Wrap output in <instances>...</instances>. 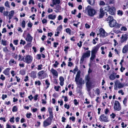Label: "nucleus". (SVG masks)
Returning a JSON list of instances; mask_svg holds the SVG:
<instances>
[{
    "instance_id": "1",
    "label": "nucleus",
    "mask_w": 128,
    "mask_h": 128,
    "mask_svg": "<svg viewBox=\"0 0 128 128\" xmlns=\"http://www.w3.org/2000/svg\"><path fill=\"white\" fill-rule=\"evenodd\" d=\"M48 109L50 116L43 122V126L44 127H46L51 124L52 121V120L54 117L53 112L52 111V108L49 107Z\"/></svg>"
},
{
    "instance_id": "2",
    "label": "nucleus",
    "mask_w": 128,
    "mask_h": 128,
    "mask_svg": "<svg viewBox=\"0 0 128 128\" xmlns=\"http://www.w3.org/2000/svg\"><path fill=\"white\" fill-rule=\"evenodd\" d=\"M105 21L108 23L110 26L111 28L114 27L117 24V22L114 18L113 17L111 16H109L106 19Z\"/></svg>"
},
{
    "instance_id": "3",
    "label": "nucleus",
    "mask_w": 128,
    "mask_h": 128,
    "mask_svg": "<svg viewBox=\"0 0 128 128\" xmlns=\"http://www.w3.org/2000/svg\"><path fill=\"white\" fill-rule=\"evenodd\" d=\"M100 47L99 45H96L93 47L91 51V56L90 58V60L93 61L96 56V54L97 53Z\"/></svg>"
},
{
    "instance_id": "4",
    "label": "nucleus",
    "mask_w": 128,
    "mask_h": 128,
    "mask_svg": "<svg viewBox=\"0 0 128 128\" xmlns=\"http://www.w3.org/2000/svg\"><path fill=\"white\" fill-rule=\"evenodd\" d=\"M91 8V6L88 5L86 8L85 10L88 11V14L89 16H92L95 14L96 11L94 9Z\"/></svg>"
},
{
    "instance_id": "5",
    "label": "nucleus",
    "mask_w": 128,
    "mask_h": 128,
    "mask_svg": "<svg viewBox=\"0 0 128 128\" xmlns=\"http://www.w3.org/2000/svg\"><path fill=\"white\" fill-rule=\"evenodd\" d=\"M90 51L88 50L86 51L85 53H84L82 56L80 58V63H82L84 60V58H88L90 55Z\"/></svg>"
},
{
    "instance_id": "6",
    "label": "nucleus",
    "mask_w": 128,
    "mask_h": 128,
    "mask_svg": "<svg viewBox=\"0 0 128 128\" xmlns=\"http://www.w3.org/2000/svg\"><path fill=\"white\" fill-rule=\"evenodd\" d=\"M84 80H85L86 86L92 85V83L91 80L90 76L88 74L85 76Z\"/></svg>"
},
{
    "instance_id": "7",
    "label": "nucleus",
    "mask_w": 128,
    "mask_h": 128,
    "mask_svg": "<svg viewBox=\"0 0 128 128\" xmlns=\"http://www.w3.org/2000/svg\"><path fill=\"white\" fill-rule=\"evenodd\" d=\"M99 31V33L97 34V35H100V38H104L107 35V33L102 28H100Z\"/></svg>"
},
{
    "instance_id": "8",
    "label": "nucleus",
    "mask_w": 128,
    "mask_h": 128,
    "mask_svg": "<svg viewBox=\"0 0 128 128\" xmlns=\"http://www.w3.org/2000/svg\"><path fill=\"white\" fill-rule=\"evenodd\" d=\"M114 108V110L115 111H119L121 110V107L118 101L116 100L115 101Z\"/></svg>"
},
{
    "instance_id": "9",
    "label": "nucleus",
    "mask_w": 128,
    "mask_h": 128,
    "mask_svg": "<svg viewBox=\"0 0 128 128\" xmlns=\"http://www.w3.org/2000/svg\"><path fill=\"white\" fill-rule=\"evenodd\" d=\"M44 72V70H42L39 72L38 74V78L42 79L46 78L47 74Z\"/></svg>"
},
{
    "instance_id": "10",
    "label": "nucleus",
    "mask_w": 128,
    "mask_h": 128,
    "mask_svg": "<svg viewBox=\"0 0 128 128\" xmlns=\"http://www.w3.org/2000/svg\"><path fill=\"white\" fill-rule=\"evenodd\" d=\"M33 58L30 55H26L24 62L27 64L31 63L32 60Z\"/></svg>"
},
{
    "instance_id": "11",
    "label": "nucleus",
    "mask_w": 128,
    "mask_h": 128,
    "mask_svg": "<svg viewBox=\"0 0 128 128\" xmlns=\"http://www.w3.org/2000/svg\"><path fill=\"white\" fill-rule=\"evenodd\" d=\"M108 117L105 116L104 114H102L99 117V120L101 122H107L109 121Z\"/></svg>"
},
{
    "instance_id": "12",
    "label": "nucleus",
    "mask_w": 128,
    "mask_h": 128,
    "mask_svg": "<svg viewBox=\"0 0 128 128\" xmlns=\"http://www.w3.org/2000/svg\"><path fill=\"white\" fill-rule=\"evenodd\" d=\"M116 8L115 7L110 6L108 12L109 14L112 15H114L116 14Z\"/></svg>"
},
{
    "instance_id": "13",
    "label": "nucleus",
    "mask_w": 128,
    "mask_h": 128,
    "mask_svg": "<svg viewBox=\"0 0 128 128\" xmlns=\"http://www.w3.org/2000/svg\"><path fill=\"white\" fill-rule=\"evenodd\" d=\"M128 38V36L127 34H123L121 37L120 40V42L121 43L123 42H126Z\"/></svg>"
},
{
    "instance_id": "14",
    "label": "nucleus",
    "mask_w": 128,
    "mask_h": 128,
    "mask_svg": "<svg viewBox=\"0 0 128 128\" xmlns=\"http://www.w3.org/2000/svg\"><path fill=\"white\" fill-rule=\"evenodd\" d=\"M10 68H6L4 71L3 73L6 76H9L10 77Z\"/></svg>"
},
{
    "instance_id": "15",
    "label": "nucleus",
    "mask_w": 128,
    "mask_h": 128,
    "mask_svg": "<svg viewBox=\"0 0 128 128\" xmlns=\"http://www.w3.org/2000/svg\"><path fill=\"white\" fill-rule=\"evenodd\" d=\"M53 76H58V73L57 71L54 69L53 68H52L51 70H50Z\"/></svg>"
},
{
    "instance_id": "16",
    "label": "nucleus",
    "mask_w": 128,
    "mask_h": 128,
    "mask_svg": "<svg viewBox=\"0 0 128 128\" xmlns=\"http://www.w3.org/2000/svg\"><path fill=\"white\" fill-rule=\"evenodd\" d=\"M100 14L99 15V18H102L105 15V13L102 8H100Z\"/></svg>"
},
{
    "instance_id": "17",
    "label": "nucleus",
    "mask_w": 128,
    "mask_h": 128,
    "mask_svg": "<svg viewBox=\"0 0 128 128\" xmlns=\"http://www.w3.org/2000/svg\"><path fill=\"white\" fill-rule=\"evenodd\" d=\"M36 72L34 71H32L31 72L30 74V76L34 78H36Z\"/></svg>"
},
{
    "instance_id": "18",
    "label": "nucleus",
    "mask_w": 128,
    "mask_h": 128,
    "mask_svg": "<svg viewBox=\"0 0 128 128\" xmlns=\"http://www.w3.org/2000/svg\"><path fill=\"white\" fill-rule=\"evenodd\" d=\"M32 38H33L31 36L30 34L28 33L27 35V37L26 38V41H28L30 42L31 43L32 42Z\"/></svg>"
},
{
    "instance_id": "19",
    "label": "nucleus",
    "mask_w": 128,
    "mask_h": 128,
    "mask_svg": "<svg viewBox=\"0 0 128 128\" xmlns=\"http://www.w3.org/2000/svg\"><path fill=\"white\" fill-rule=\"evenodd\" d=\"M128 51V45H125L123 48L122 52L124 54H125Z\"/></svg>"
},
{
    "instance_id": "20",
    "label": "nucleus",
    "mask_w": 128,
    "mask_h": 128,
    "mask_svg": "<svg viewBox=\"0 0 128 128\" xmlns=\"http://www.w3.org/2000/svg\"><path fill=\"white\" fill-rule=\"evenodd\" d=\"M87 2L92 6H94L95 4L94 0H87Z\"/></svg>"
},
{
    "instance_id": "21",
    "label": "nucleus",
    "mask_w": 128,
    "mask_h": 128,
    "mask_svg": "<svg viewBox=\"0 0 128 128\" xmlns=\"http://www.w3.org/2000/svg\"><path fill=\"white\" fill-rule=\"evenodd\" d=\"M56 15H53L52 14H49L48 16V18L49 19L54 20L56 18Z\"/></svg>"
},
{
    "instance_id": "22",
    "label": "nucleus",
    "mask_w": 128,
    "mask_h": 128,
    "mask_svg": "<svg viewBox=\"0 0 128 128\" xmlns=\"http://www.w3.org/2000/svg\"><path fill=\"white\" fill-rule=\"evenodd\" d=\"M78 83L80 85V87L81 86L82 84H84L85 83V81L84 80L82 81V78H80V80L78 81Z\"/></svg>"
},
{
    "instance_id": "23",
    "label": "nucleus",
    "mask_w": 128,
    "mask_h": 128,
    "mask_svg": "<svg viewBox=\"0 0 128 128\" xmlns=\"http://www.w3.org/2000/svg\"><path fill=\"white\" fill-rule=\"evenodd\" d=\"M46 84V89L48 88L49 86L50 85V83L49 82L48 80V79H46V80L45 81Z\"/></svg>"
},
{
    "instance_id": "24",
    "label": "nucleus",
    "mask_w": 128,
    "mask_h": 128,
    "mask_svg": "<svg viewBox=\"0 0 128 128\" xmlns=\"http://www.w3.org/2000/svg\"><path fill=\"white\" fill-rule=\"evenodd\" d=\"M54 4H59L60 2V0H52Z\"/></svg>"
},
{
    "instance_id": "25",
    "label": "nucleus",
    "mask_w": 128,
    "mask_h": 128,
    "mask_svg": "<svg viewBox=\"0 0 128 128\" xmlns=\"http://www.w3.org/2000/svg\"><path fill=\"white\" fill-rule=\"evenodd\" d=\"M10 12L11 13L9 14L8 15L9 19L10 20L12 18V17L13 16L14 14V11L12 10H11Z\"/></svg>"
},
{
    "instance_id": "26",
    "label": "nucleus",
    "mask_w": 128,
    "mask_h": 128,
    "mask_svg": "<svg viewBox=\"0 0 128 128\" xmlns=\"http://www.w3.org/2000/svg\"><path fill=\"white\" fill-rule=\"evenodd\" d=\"M61 7L59 4H58L56 6L55 9L57 10L58 12H59L60 10H61Z\"/></svg>"
},
{
    "instance_id": "27",
    "label": "nucleus",
    "mask_w": 128,
    "mask_h": 128,
    "mask_svg": "<svg viewBox=\"0 0 128 128\" xmlns=\"http://www.w3.org/2000/svg\"><path fill=\"white\" fill-rule=\"evenodd\" d=\"M31 43L27 44L24 47V48L26 50L28 48V47H31L32 46L31 45Z\"/></svg>"
},
{
    "instance_id": "28",
    "label": "nucleus",
    "mask_w": 128,
    "mask_h": 128,
    "mask_svg": "<svg viewBox=\"0 0 128 128\" xmlns=\"http://www.w3.org/2000/svg\"><path fill=\"white\" fill-rule=\"evenodd\" d=\"M1 44L4 46H6L7 45L6 41L5 40H1Z\"/></svg>"
},
{
    "instance_id": "29",
    "label": "nucleus",
    "mask_w": 128,
    "mask_h": 128,
    "mask_svg": "<svg viewBox=\"0 0 128 128\" xmlns=\"http://www.w3.org/2000/svg\"><path fill=\"white\" fill-rule=\"evenodd\" d=\"M59 64V63L57 61L55 62L54 64L52 65V66L55 68H56L58 67V65Z\"/></svg>"
},
{
    "instance_id": "30",
    "label": "nucleus",
    "mask_w": 128,
    "mask_h": 128,
    "mask_svg": "<svg viewBox=\"0 0 128 128\" xmlns=\"http://www.w3.org/2000/svg\"><path fill=\"white\" fill-rule=\"evenodd\" d=\"M109 78L110 80H113L116 78V77L114 75L112 74L110 76Z\"/></svg>"
},
{
    "instance_id": "31",
    "label": "nucleus",
    "mask_w": 128,
    "mask_h": 128,
    "mask_svg": "<svg viewBox=\"0 0 128 128\" xmlns=\"http://www.w3.org/2000/svg\"><path fill=\"white\" fill-rule=\"evenodd\" d=\"M117 14L118 15L122 16L123 14V12L122 10H119L117 11Z\"/></svg>"
},
{
    "instance_id": "32",
    "label": "nucleus",
    "mask_w": 128,
    "mask_h": 128,
    "mask_svg": "<svg viewBox=\"0 0 128 128\" xmlns=\"http://www.w3.org/2000/svg\"><path fill=\"white\" fill-rule=\"evenodd\" d=\"M12 111L13 112H16L18 111V108L16 106H13Z\"/></svg>"
},
{
    "instance_id": "33",
    "label": "nucleus",
    "mask_w": 128,
    "mask_h": 128,
    "mask_svg": "<svg viewBox=\"0 0 128 128\" xmlns=\"http://www.w3.org/2000/svg\"><path fill=\"white\" fill-rule=\"evenodd\" d=\"M62 25H60L57 28L56 30L57 31H60L62 30Z\"/></svg>"
},
{
    "instance_id": "34",
    "label": "nucleus",
    "mask_w": 128,
    "mask_h": 128,
    "mask_svg": "<svg viewBox=\"0 0 128 128\" xmlns=\"http://www.w3.org/2000/svg\"><path fill=\"white\" fill-rule=\"evenodd\" d=\"M35 84L36 86L38 84V86H40L41 84V83L38 80V81H36L35 82Z\"/></svg>"
},
{
    "instance_id": "35",
    "label": "nucleus",
    "mask_w": 128,
    "mask_h": 128,
    "mask_svg": "<svg viewBox=\"0 0 128 128\" xmlns=\"http://www.w3.org/2000/svg\"><path fill=\"white\" fill-rule=\"evenodd\" d=\"M6 79L5 76L2 74L0 75V79L2 80V81Z\"/></svg>"
},
{
    "instance_id": "36",
    "label": "nucleus",
    "mask_w": 128,
    "mask_h": 128,
    "mask_svg": "<svg viewBox=\"0 0 128 128\" xmlns=\"http://www.w3.org/2000/svg\"><path fill=\"white\" fill-rule=\"evenodd\" d=\"M26 22L24 20H23L21 23V26L23 28H24L25 27Z\"/></svg>"
},
{
    "instance_id": "37",
    "label": "nucleus",
    "mask_w": 128,
    "mask_h": 128,
    "mask_svg": "<svg viewBox=\"0 0 128 128\" xmlns=\"http://www.w3.org/2000/svg\"><path fill=\"white\" fill-rule=\"evenodd\" d=\"M110 6L109 5L107 6H106L104 8V11H106V12H108L109 8H110Z\"/></svg>"
},
{
    "instance_id": "38",
    "label": "nucleus",
    "mask_w": 128,
    "mask_h": 128,
    "mask_svg": "<svg viewBox=\"0 0 128 128\" xmlns=\"http://www.w3.org/2000/svg\"><path fill=\"white\" fill-rule=\"evenodd\" d=\"M123 84H121L120 83H118V88H121L123 87Z\"/></svg>"
},
{
    "instance_id": "39",
    "label": "nucleus",
    "mask_w": 128,
    "mask_h": 128,
    "mask_svg": "<svg viewBox=\"0 0 128 128\" xmlns=\"http://www.w3.org/2000/svg\"><path fill=\"white\" fill-rule=\"evenodd\" d=\"M42 56L41 54H38L36 55V59L40 60L41 59Z\"/></svg>"
},
{
    "instance_id": "40",
    "label": "nucleus",
    "mask_w": 128,
    "mask_h": 128,
    "mask_svg": "<svg viewBox=\"0 0 128 128\" xmlns=\"http://www.w3.org/2000/svg\"><path fill=\"white\" fill-rule=\"evenodd\" d=\"M66 32L70 34L71 32V30L69 28H67L66 30Z\"/></svg>"
},
{
    "instance_id": "41",
    "label": "nucleus",
    "mask_w": 128,
    "mask_h": 128,
    "mask_svg": "<svg viewBox=\"0 0 128 128\" xmlns=\"http://www.w3.org/2000/svg\"><path fill=\"white\" fill-rule=\"evenodd\" d=\"M18 40H16L13 41V43L15 45H17L18 44Z\"/></svg>"
},
{
    "instance_id": "42",
    "label": "nucleus",
    "mask_w": 128,
    "mask_h": 128,
    "mask_svg": "<svg viewBox=\"0 0 128 128\" xmlns=\"http://www.w3.org/2000/svg\"><path fill=\"white\" fill-rule=\"evenodd\" d=\"M127 99L126 98H124V100H123V103L125 106H126V102Z\"/></svg>"
},
{
    "instance_id": "43",
    "label": "nucleus",
    "mask_w": 128,
    "mask_h": 128,
    "mask_svg": "<svg viewBox=\"0 0 128 128\" xmlns=\"http://www.w3.org/2000/svg\"><path fill=\"white\" fill-rule=\"evenodd\" d=\"M5 6L9 8H10V6L9 5L8 2V1H6L5 3Z\"/></svg>"
},
{
    "instance_id": "44",
    "label": "nucleus",
    "mask_w": 128,
    "mask_h": 128,
    "mask_svg": "<svg viewBox=\"0 0 128 128\" xmlns=\"http://www.w3.org/2000/svg\"><path fill=\"white\" fill-rule=\"evenodd\" d=\"M60 88V86H58L57 87L56 86H54V89L55 90L57 91H58L59 90V88Z\"/></svg>"
},
{
    "instance_id": "45",
    "label": "nucleus",
    "mask_w": 128,
    "mask_h": 128,
    "mask_svg": "<svg viewBox=\"0 0 128 128\" xmlns=\"http://www.w3.org/2000/svg\"><path fill=\"white\" fill-rule=\"evenodd\" d=\"M92 85H89L86 86L88 91H90V90L92 88Z\"/></svg>"
},
{
    "instance_id": "46",
    "label": "nucleus",
    "mask_w": 128,
    "mask_h": 128,
    "mask_svg": "<svg viewBox=\"0 0 128 128\" xmlns=\"http://www.w3.org/2000/svg\"><path fill=\"white\" fill-rule=\"evenodd\" d=\"M26 43V42L24 40H23L22 39L20 40V44H22L23 45H24Z\"/></svg>"
},
{
    "instance_id": "47",
    "label": "nucleus",
    "mask_w": 128,
    "mask_h": 128,
    "mask_svg": "<svg viewBox=\"0 0 128 128\" xmlns=\"http://www.w3.org/2000/svg\"><path fill=\"white\" fill-rule=\"evenodd\" d=\"M14 116H13L12 118H10V121L11 122L14 123Z\"/></svg>"
},
{
    "instance_id": "48",
    "label": "nucleus",
    "mask_w": 128,
    "mask_h": 128,
    "mask_svg": "<svg viewBox=\"0 0 128 128\" xmlns=\"http://www.w3.org/2000/svg\"><path fill=\"white\" fill-rule=\"evenodd\" d=\"M32 115L30 113L27 114L26 115V116L28 118H30V116Z\"/></svg>"
},
{
    "instance_id": "49",
    "label": "nucleus",
    "mask_w": 128,
    "mask_h": 128,
    "mask_svg": "<svg viewBox=\"0 0 128 128\" xmlns=\"http://www.w3.org/2000/svg\"><path fill=\"white\" fill-rule=\"evenodd\" d=\"M7 97V96L6 94H2V98L3 100H4L5 98H6Z\"/></svg>"
},
{
    "instance_id": "50",
    "label": "nucleus",
    "mask_w": 128,
    "mask_h": 128,
    "mask_svg": "<svg viewBox=\"0 0 128 128\" xmlns=\"http://www.w3.org/2000/svg\"><path fill=\"white\" fill-rule=\"evenodd\" d=\"M32 4L33 5L34 4V2L33 0H30L28 2V4Z\"/></svg>"
},
{
    "instance_id": "51",
    "label": "nucleus",
    "mask_w": 128,
    "mask_h": 128,
    "mask_svg": "<svg viewBox=\"0 0 128 128\" xmlns=\"http://www.w3.org/2000/svg\"><path fill=\"white\" fill-rule=\"evenodd\" d=\"M70 120H72L73 122H74L75 120V118L74 116H72V117H70L69 118Z\"/></svg>"
},
{
    "instance_id": "52",
    "label": "nucleus",
    "mask_w": 128,
    "mask_h": 128,
    "mask_svg": "<svg viewBox=\"0 0 128 128\" xmlns=\"http://www.w3.org/2000/svg\"><path fill=\"white\" fill-rule=\"evenodd\" d=\"M123 30L124 31H126L127 30V29L126 28L125 26H122L120 28V30Z\"/></svg>"
},
{
    "instance_id": "53",
    "label": "nucleus",
    "mask_w": 128,
    "mask_h": 128,
    "mask_svg": "<svg viewBox=\"0 0 128 128\" xmlns=\"http://www.w3.org/2000/svg\"><path fill=\"white\" fill-rule=\"evenodd\" d=\"M79 43H80V44H79V43H77V45L80 48L82 46V42L81 41H80L79 42Z\"/></svg>"
},
{
    "instance_id": "54",
    "label": "nucleus",
    "mask_w": 128,
    "mask_h": 128,
    "mask_svg": "<svg viewBox=\"0 0 128 128\" xmlns=\"http://www.w3.org/2000/svg\"><path fill=\"white\" fill-rule=\"evenodd\" d=\"M105 4V3L104 2L102 1H100V5H104Z\"/></svg>"
},
{
    "instance_id": "55",
    "label": "nucleus",
    "mask_w": 128,
    "mask_h": 128,
    "mask_svg": "<svg viewBox=\"0 0 128 128\" xmlns=\"http://www.w3.org/2000/svg\"><path fill=\"white\" fill-rule=\"evenodd\" d=\"M42 64L39 65L38 66V70H40L42 69Z\"/></svg>"
},
{
    "instance_id": "56",
    "label": "nucleus",
    "mask_w": 128,
    "mask_h": 128,
    "mask_svg": "<svg viewBox=\"0 0 128 128\" xmlns=\"http://www.w3.org/2000/svg\"><path fill=\"white\" fill-rule=\"evenodd\" d=\"M5 8L4 7H0V12L2 13L4 9Z\"/></svg>"
},
{
    "instance_id": "57",
    "label": "nucleus",
    "mask_w": 128,
    "mask_h": 128,
    "mask_svg": "<svg viewBox=\"0 0 128 128\" xmlns=\"http://www.w3.org/2000/svg\"><path fill=\"white\" fill-rule=\"evenodd\" d=\"M16 78V81L18 82H19L20 81V79L19 77L16 76H15Z\"/></svg>"
},
{
    "instance_id": "58",
    "label": "nucleus",
    "mask_w": 128,
    "mask_h": 128,
    "mask_svg": "<svg viewBox=\"0 0 128 128\" xmlns=\"http://www.w3.org/2000/svg\"><path fill=\"white\" fill-rule=\"evenodd\" d=\"M74 102L75 105L76 106L78 103V102L77 101V100L76 99H74Z\"/></svg>"
},
{
    "instance_id": "59",
    "label": "nucleus",
    "mask_w": 128,
    "mask_h": 128,
    "mask_svg": "<svg viewBox=\"0 0 128 128\" xmlns=\"http://www.w3.org/2000/svg\"><path fill=\"white\" fill-rule=\"evenodd\" d=\"M110 116H112V118H114L116 116V115L114 113H112V114L110 115Z\"/></svg>"
},
{
    "instance_id": "60",
    "label": "nucleus",
    "mask_w": 128,
    "mask_h": 128,
    "mask_svg": "<svg viewBox=\"0 0 128 128\" xmlns=\"http://www.w3.org/2000/svg\"><path fill=\"white\" fill-rule=\"evenodd\" d=\"M64 107L65 108H66L67 109H69L70 106L69 105H67V104H65L64 105Z\"/></svg>"
},
{
    "instance_id": "61",
    "label": "nucleus",
    "mask_w": 128,
    "mask_h": 128,
    "mask_svg": "<svg viewBox=\"0 0 128 128\" xmlns=\"http://www.w3.org/2000/svg\"><path fill=\"white\" fill-rule=\"evenodd\" d=\"M59 80L60 82H64V78L62 76L60 77Z\"/></svg>"
},
{
    "instance_id": "62",
    "label": "nucleus",
    "mask_w": 128,
    "mask_h": 128,
    "mask_svg": "<svg viewBox=\"0 0 128 128\" xmlns=\"http://www.w3.org/2000/svg\"><path fill=\"white\" fill-rule=\"evenodd\" d=\"M28 98L30 99V100H31L34 98V97L32 96V94H30V96H28Z\"/></svg>"
},
{
    "instance_id": "63",
    "label": "nucleus",
    "mask_w": 128,
    "mask_h": 128,
    "mask_svg": "<svg viewBox=\"0 0 128 128\" xmlns=\"http://www.w3.org/2000/svg\"><path fill=\"white\" fill-rule=\"evenodd\" d=\"M120 25H121L120 24L117 23L116 24V25L114 27H115L116 28H120Z\"/></svg>"
},
{
    "instance_id": "64",
    "label": "nucleus",
    "mask_w": 128,
    "mask_h": 128,
    "mask_svg": "<svg viewBox=\"0 0 128 128\" xmlns=\"http://www.w3.org/2000/svg\"><path fill=\"white\" fill-rule=\"evenodd\" d=\"M28 27H29L30 28H31L32 27V24L31 22H28Z\"/></svg>"
}]
</instances>
